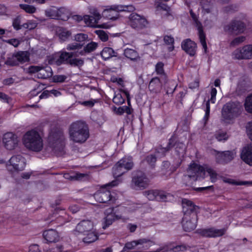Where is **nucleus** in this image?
I'll return each instance as SVG.
<instances>
[{
  "label": "nucleus",
  "instance_id": "f257e3e1",
  "mask_svg": "<svg viewBox=\"0 0 252 252\" xmlns=\"http://www.w3.org/2000/svg\"><path fill=\"white\" fill-rule=\"evenodd\" d=\"M43 135L42 131L34 128L27 131L23 136L22 142L29 150L39 152L43 148Z\"/></svg>",
  "mask_w": 252,
  "mask_h": 252
},
{
  "label": "nucleus",
  "instance_id": "f03ea898",
  "mask_svg": "<svg viewBox=\"0 0 252 252\" xmlns=\"http://www.w3.org/2000/svg\"><path fill=\"white\" fill-rule=\"evenodd\" d=\"M69 135L70 140L74 142L84 143L89 137L88 127L85 123L76 121L70 125Z\"/></svg>",
  "mask_w": 252,
  "mask_h": 252
},
{
  "label": "nucleus",
  "instance_id": "7ed1b4c3",
  "mask_svg": "<svg viewBox=\"0 0 252 252\" xmlns=\"http://www.w3.org/2000/svg\"><path fill=\"white\" fill-rule=\"evenodd\" d=\"M118 184V182L115 180L102 187L94 194V197L96 201L100 203H115L118 199V196L115 192H111L107 187L109 186L114 187Z\"/></svg>",
  "mask_w": 252,
  "mask_h": 252
},
{
  "label": "nucleus",
  "instance_id": "20e7f679",
  "mask_svg": "<svg viewBox=\"0 0 252 252\" xmlns=\"http://www.w3.org/2000/svg\"><path fill=\"white\" fill-rule=\"evenodd\" d=\"M127 211V208L121 206L106 209L104 212L105 217L102 221V228L105 229L111 225L115 220L121 219L123 215Z\"/></svg>",
  "mask_w": 252,
  "mask_h": 252
},
{
  "label": "nucleus",
  "instance_id": "39448f33",
  "mask_svg": "<svg viewBox=\"0 0 252 252\" xmlns=\"http://www.w3.org/2000/svg\"><path fill=\"white\" fill-rule=\"evenodd\" d=\"M242 109V106L239 102H228L222 107V117L226 123H229L241 114Z\"/></svg>",
  "mask_w": 252,
  "mask_h": 252
},
{
  "label": "nucleus",
  "instance_id": "423d86ee",
  "mask_svg": "<svg viewBox=\"0 0 252 252\" xmlns=\"http://www.w3.org/2000/svg\"><path fill=\"white\" fill-rule=\"evenodd\" d=\"M205 177V165L201 166L194 162H191L187 169V175L184 176V181L189 180V183L195 181Z\"/></svg>",
  "mask_w": 252,
  "mask_h": 252
},
{
  "label": "nucleus",
  "instance_id": "0eeeda50",
  "mask_svg": "<svg viewBox=\"0 0 252 252\" xmlns=\"http://www.w3.org/2000/svg\"><path fill=\"white\" fill-rule=\"evenodd\" d=\"M64 136L63 132L59 130L51 131L48 137V148L56 152L62 150L63 146Z\"/></svg>",
  "mask_w": 252,
  "mask_h": 252
},
{
  "label": "nucleus",
  "instance_id": "6e6552de",
  "mask_svg": "<svg viewBox=\"0 0 252 252\" xmlns=\"http://www.w3.org/2000/svg\"><path fill=\"white\" fill-rule=\"evenodd\" d=\"M155 245L154 242L146 238L140 239L126 244L123 250L121 252H128V250H133L135 248L138 249H148Z\"/></svg>",
  "mask_w": 252,
  "mask_h": 252
},
{
  "label": "nucleus",
  "instance_id": "1a4fd4ad",
  "mask_svg": "<svg viewBox=\"0 0 252 252\" xmlns=\"http://www.w3.org/2000/svg\"><path fill=\"white\" fill-rule=\"evenodd\" d=\"M132 5H114L111 6L109 8L105 9L103 11V15L110 19H116L117 18V12L119 11H132L134 10Z\"/></svg>",
  "mask_w": 252,
  "mask_h": 252
},
{
  "label": "nucleus",
  "instance_id": "9d476101",
  "mask_svg": "<svg viewBox=\"0 0 252 252\" xmlns=\"http://www.w3.org/2000/svg\"><path fill=\"white\" fill-rule=\"evenodd\" d=\"M224 32L231 34H238L243 33L245 30L244 23L238 20L234 19L223 27Z\"/></svg>",
  "mask_w": 252,
  "mask_h": 252
},
{
  "label": "nucleus",
  "instance_id": "9b49d317",
  "mask_svg": "<svg viewBox=\"0 0 252 252\" xmlns=\"http://www.w3.org/2000/svg\"><path fill=\"white\" fill-rule=\"evenodd\" d=\"M190 16L193 20V24L198 31V34L200 39V43L204 50L206 52L207 46L206 42L205 34L203 32L202 23L198 19V16L193 12L192 10L189 11Z\"/></svg>",
  "mask_w": 252,
  "mask_h": 252
},
{
  "label": "nucleus",
  "instance_id": "f8f14e48",
  "mask_svg": "<svg viewBox=\"0 0 252 252\" xmlns=\"http://www.w3.org/2000/svg\"><path fill=\"white\" fill-rule=\"evenodd\" d=\"M28 71L30 73H36V76L40 79H46L53 74L52 69L49 66H31L28 68Z\"/></svg>",
  "mask_w": 252,
  "mask_h": 252
},
{
  "label": "nucleus",
  "instance_id": "ddd939ff",
  "mask_svg": "<svg viewBox=\"0 0 252 252\" xmlns=\"http://www.w3.org/2000/svg\"><path fill=\"white\" fill-rule=\"evenodd\" d=\"M232 56L233 58L238 60L252 59V44H247L236 49L233 52Z\"/></svg>",
  "mask_w": 252,
  "mask_h": 252
},
{
  "label": "nucleus",
  "instance_id": "4468645a",
  "mask_svg": "<svg viewBox=\"0 0 252 252\" xmlns=\"http://www.w3.org/2000/svg\"><path fill=\"white\" fill-rule=\"evenodd\" d=\"M197 224V215L195 213L184 215L183 218L182 225L186 231L194 230Z\"/></svg>",
  "mask_w": 252,
  "mask_h": 252
},
{
  "label": "nucleus",
  "instance_id": "2eb2a0df",
  "mask_svg": "<svg viewBox=\"0 0 252 252\" xmlns=\"http://www.w3.org/2000/svg\"><path fill=\"white\" fill-rule=\"evenodd\" d=\"M212 155L215 157L217 162L225 163L232 160L235 156L236 153L232 151L219 152L216 150L212 151Z\"/></svg>",
  "mask_w": 252,
  "mask_h": 252
},
{
  "label": "nucleus",
  "instance_id": "dca6fc26",
  "mask_svg": "<svg viewBox=\"0 0 252 252\" xmlns=\"http://www.w3.org/2000/svg\"><path fill=\"white\" fill-rule=\"evenodd\" d=\"M2 142L6 149L11 150L17 146L19 139L15 134L12 132H7L3 136Z\"/></svg>",
  "mask_w": 252,
  "mask_h": 252
},
{
  "label": "nucleus",
  "instance_id": "f3484780",
  "mask_svg": "<svg viewBox=\"0 0 252 252\" xmlns=\"http://www.w3.org/2000/svg\"><path fill=\"white\" fill-rule=\"evenodd\" d=\"M129 25L132 28L139 30L145 28L148 25V22L144 17L132 13L129 17Z\"/></svg>",
  "mask_w": 252,
  "mask_h": 252
},
{
  "label": "nucleus",
  "instance_id": "a211bd4d",
  "mask_svg": "<svg viewBox=\"0 0 252 252\" xmlns=\"http://www.w3.org/2000/svg\"><path fill=\"white\" fill-rule=\"evenodd\" d=\"M9 163L7 164V168L10 170L11 166L13 169L17 171L23 170L26 166L25 159L21 156L17 155L13 156L9 160Z\"/></svg>",
  "mask_w": 252,
  "mask_h": 252
},
{
  "label": "nucleus",
  "instance_id": "6ab92c4d",
  "mask_svg": "<svg viewBox=\"0 0 252 252\" xmlns=\"http://www.w3.org/2000/svg\"><path fill=\"white\" fill-rule=\"evenodd\" d=\"M226 231V228H225L218 229L215 227H211L198 230V233L202 236L213 238L221 236L225 234Z\"/></svg>",
  "mask_w": 252,
  "mask_h": 252
},
{
  "label": "nucleus",
  "instance_id": "aec40b11",
  "mask_svg": "<svg viewBox=\"0 0 252 252\" xmlns=\"http://www.w3.org/2000/svg\"><path fill=\"white\" fill-rule=\"evenodd\" d=\"M144 195L150 200L164 201L167 199V194L163 191L158 190L145 191Z\"/></svg>",
  "mask_w": 252,
  "mask_h": 252
},
{
  "label": "nucleus",
  "instance_id": "412c9836",
  "mask_svg": "<svg viewBox=\"0 0 252 252\" xmlns=\"http://www.w3.org/2000/svg\"><path fill=\"white\" fill-rule=\"evenodd\" d=\"M74 18L78 21L83 19L85 24L89 27L94 28L101 27L105 29L110 28V26L105 24H103L101 26H98L97 23L99 20H96L95 17L90 15H85L83 18L81 16L76 15L74 16Z\"/></svg>",
  "mask_w": 252,
  "mask_h": 252
},
{
  "label": "nucleus",
  "instance_id": "4be33fe9",
  "mask_svg": "<svg viewBox=\"0 0 252 252\" xmlns=\"http://www.w3.org/2000/svg\"><path fill=\"white\" fill-rule=\"evenodd\" d=\"M94 229V223L90 220H84L79 222L74 231L75 234L82 233L84 235Z\"/></svg>",
  "mask_w": 252,
  "mask_h": 252
},
{
  "label": "nucleus",
  "instance_id": "5701e85b",
  "mask_svg": "<svg viewBox=\"0 0 252 252\" xmlns=\"http://www.w3.org/2000/svg\"><path fill=\"white\" fill-rule=\"evenodd\" d=\"M241 158L245 163L252 166V144L243 147L241 153Z\"/></svg>",
  "mask_w": 252,
  "mask_h": 252
},
{
  "label": "nucleus",
  "instance_id": "b1692460",
  "mask_svg": "<svg viewBox=\"0 0 252 252\" xmlns=\"http://www.w3.org/2000/svg\"><path fill=\"white\" fill-rule=\"evenodd\" d=\"M196 43L189 39L184 40L182 43V49L190 56H194L196 50Z\"/></svg>",
  "mask_w": 252,
  "mask_h": 252
},
{
  "label": "nucleus",
  "instance_id": "393cba45",
  "mask_svg": "<svg viewBox=\"0 0 252 252\" xmlns=\"http://www.w3.org/2000/svg\"><path fill=\"white\" fill-rule=\"evenodd\" d=\"M42 235L47 243H55L59 240L60 237L58 232L53 229L44 231Z\"/></svg>",
  "mask_w": 252,
  "mask_h": 252
},
{
  "label": "nucleus",
  "instance_id": "a878e982",
  "mask_svg": "<svg viewBox=\"0 0 252 252\" xmlns=\"http://www.w3.org/2000/svg\"><path fill=\"white\" fill-rule=\"evenodd\" d=\"M126 97L128 102H129V94L128 93L122 89H119V92L115 93L114 96L113 98V101L114 103L117 105H121L123 104L125 101V97Z\"/></svg>",
  "mask_w": 252,
  "mask_h": 252
},
{
  "label": "nucleus",
  "instance_id": "bb28decb",
  "mask_svg": "<svg viewBox=\"0 0 252 252\" xmlns=\"http://www.w3.org/2000/svg\"><path fill=\"white\" fill-rule=\"evenodd\" d=\"M149 179L143 173H140L132 179V182L139 188H144L148 185Z\"/></svg>",
  "mask_w": 252,
  "mask_h": 252
},
{
  "label": "nucleus",
  "instance_id": "cd10ccee",
  "mask_svg": "<svg viewBox=\"0 0 252 252\" xmlns=\"http://www.w3.org/2000/svg\"><path fill=\"white\" fill-rule=\"evenodd\" d=\"M65 11V10L63 8L58 9L55 7H52L45 10V15L51 19H63L61 13Z\"/></svg>",
  "mask_w": 252,
  "mask_h": 252
},
{
  "label": "nucleus",
  "instance_id": "c85d7f7f",
  "mask_svg": "<svg viewBox=\"0 0 252 252\" xmlns=\"http://www.w3.org/2000/svg\"><path fill=\"white\" fill-rule=\"evenodd\" d=\"M217 93V91L216 88H212L211 91V97L210 99H209L206 102V109H205V114L204 117V120L206 121L208 120L210 114V102L212 103H215L216 100V95Z\"/></svg>",
  "mask_w": 252,
  "mask_h": 252
},
{
  "label": "nucleus",
  "instance_id": "c756f323",
  "mask_svg": "<svg viewBox=\"0 0 252 252\" xmlns=\"http://www.w3.org/2000/svg\"><path fill=\"white\" fill-rule=\"evenodd\" d=\"M75 53L67 52L66 51H62L60 54L59 58L56 61L57 65H60L63 63H69V61L72 57H75Z\"/></svg>",
  "mask_w": 252,
  "mask_h": 252
},
{
  "label": "nucleus",
  "instance_id": "7c9ffc66",
  "mask_svg": "<svg viewBox=\"0 0 252 252\" xmlns=\"http://www.w3.org/2000/svg\"><path fill=\"white\" fill-rule=\"evenodd\" d=\"M182 206L185 215L193 213V211L197 207L191 200L186 198L182 200Z\"/></svg>",
  "mask_w": 252,
  "mask_h": 252
},
{
  "label": "nucleus",
  "instance_id": "2f4dec72",
  "mask_svg": "<svg viewBox=\"0 0 252 252\" xmlns=\"http://www.w3.org/2000/svg\"><path fill=\"white\" fill-rule=\"evenodd\" d=\"M118 165H121L126 172L131 169L133 166V162L131 157H125L118 161Z\"/></svg>",
  "mask_w": 252,
  "mask_h": 252
},
{
  "label": "nucleus",
  "instance_id": "473e14b6",
  "mask_svg": "<svg viewBox=\"0 0 252 252\" xmlns=\"http://www.w3.org/2000/svg\"><path fill=\"white\" fill-rule=\"evenodd\" d=\"M124 54L125 56L131 61H137L139 60V53L134 49L127 48L125 49Z\"/></svg>",
  "mask_w": 252,
  "mask_h": 252
},
{
  "label": "nucleus",
  "instance_id": "72a5a7b5",
  "mask_svg": "<svg viewBox=\"0 0 252 252\" xmlns=\"http://www.w3.org/2000/svg\"><path fill=\"white\" fill-rule=\"evenodd\" d=\"M161 87V84L160 80L158 77L153 78L150 82L149 85V89L150 91L154 93H157L158 92Z\"/></svg>",
  "mask_w": 252,
  "mask_h": 252
},
{
  "label": "nucleus",
  "instance_id": "f704fd0d",
  "mask_svg": "<svg viewBox=\"0 0 252 252\" xmlns=\"http://www.w3.org/2000/svg\"><path fill=\"white\" fill-rule=\"evenodd\" d=\"M117 53L110 47H104L101 52V56L104 60H107L113 57L117 56Z\"/></svg>",
  "mask_w": 252,
  "mask_h": 252
},
{
  "label": "nucleus",
  "instance_id": "c9c22d12",
  "mask_svg": "<svg viewBox=\"0 0 252 252\" xmlns=\"http://www.w3.org/2000/svg\"><path fill=\"white\" fill-rule=\"evenodd\" d=\"M83 44L80 43H72L68 44L66 46V50L68 51H72L70 53H75V57L80 55V52L82 50Z\"/></svg>",
  "mask_w": 252,
  "mask_h": 252
},
{
  "label": "nucleus",
  "instance_id": "e433bc0d",
  "mask_svg": "<svg viewBox=\"0 0 252 252\" xmlns=\"http://www.w3.org/2000/svg\"><path fill=\"white\" fill-rule=\"evenodd\" d=\"M97 47V43L94 42H91L84 47L83 49L80 50L81 56L85 55L87 53H91L94 51Z\"/></svg>",
  "mask_w": 252,
  "mask_h": 252
},
{
  "label": "nucleus",
  "instance_id": "4c0bfd02",
  "mask_svg": "<svg viewBox=\"0 0 252 252\" xmlns=\"http://www.w3.org/2000/svg\"><path fill=\"white\" fill-rule=\"evenodd\" d=\"M84 235H86V236L83 238V241L87 243L94 242L98 238V236L94 229Z\"/></svg>",
  "mask_w": 252,
  "mask_h": 252
},
{
  "label": "nucleus",
  "instance_id": "58836bf2",
  "mask_svg": "<svg viewBox=\"0 0 252 252\" xmlns=\"http://www.w3.org/2000/svg\"><path fill=\"white\" fill-rule=\"evenodd\" d=\"M15 55L19 63L28 62L30 60V54L27 51H20L15 54Z\"/></svg>",
  "mask_w": 252,
  "mask_h": 252
},
{
  "label": "nucleus",
  "instance_id": "ea45409f",
  "mask_svg": "<svg viewBox=\"0 0 252 252\" xmlns=\"http://www.w3.org/2000/svg\"><path fill=\"white\" fill-rule=\"evenodd\" d=\"M202 12L203 14H209L212 11L213 6L208 0H202L201 2Z\"/></svg>",
  "mask_w": 252,
  "mask_h": 252
},
{
  "label": "nucleus",
  "instance_id": "a19ab883",
  "mask_svg": "<svg viewBox=\"0 0 252 252\" xmlns=\"http://www.w3.org/2000/svg\"><path fill=\"white\" fill-rule=\"evenodd\" d=\"M125 172L126 170H124L123 167L121 165H118V162L113 168V174L115 178L121 176Z\"/></svg>",
  "mask_w": 252,
  "mask_h": 252
},
{
  "label": "nucleus",
  "instance_id": "79ce46f5",
  "mask_svg": "<svg viewBox=\"0 0 252 252\" xmlns=\"http://www.w3.org/2000/svg\"><path fill=\"white\" fill-rule=\"evenodd\" d=\"M173 140L171 138L169 139L168 148H163L161 147H158L157 149V157H161L165 155V153L169 150V148L172 146Z\"/></svg>",
  "mask_w": 252,
  "mask_h": 252
},
{
  "label": "nucleus",
  "instance_id": "37998d69",
  "mask_svg": "<svg viewBox=\"0 0 252 252\" xmlns=\"http://www.w3.org/2000/svg\"><path fill=\"white\" fill-rule=\"evenodd\" d=\"M244 107L247 112L252 114V94L246 97L244 102Z\"/></svg>",
  "mask_w": 252,
  "mask_h": 252
},
{
  "label": "nucleus",
  "instance_id": "c03bdc74",
  "mask_svg": "<svg viewBox=\"0 0 252 252\" xmlns=\"http://www.w3.org/2000/svg\"><path fill=\"white\" fill-rule=\"evenodd\" d=\"M205 173H207L210 177V179L212 182H215L217 181L218 174L215 170L207 165H205Z\"/></svg>",
  "mask_w": 252,
  "mask_h": 252
},
{
  "label": "nucleus",
  "instance_id": "a18cd8bd",
  "mask_svg": "<svg viewBox=\"0 0 252 252\" xmlns=\"http://www.w3.org/2000/svg\"><path fill=\"white\" fill-rule=\"evenodd\" d=\"M87 175L82 173H76L73 175H70L69 174H65L64 175V177L65 179H69V180H82L85 177H86Z\"/></svg>",
  "mask_w": 252,
  "mask_h": 252
},
{
  "label": "nucleus",
  "instance_id": "49530a36",
  "mask_svg": "<svg viewBox=\"0 0 252 252\" xmlns=\"http://www.w3.org/2000/svg\"><path fill=\"white\" fill-rule=\"evenodd\" d=\"M19 6L25 12L30 14H32L35 13L36 10V8L34 6L31 5L20 4L19 5Z\"/></svg>",
  "mask_w": 252,
  "mask_h": 252
},
{
  "label": "nucleus",
  "instance_id": "de8ad7c7",
  "mask_svg": "<svg viewBox=\"0 0 252 252\" xmlns=\"http://www.w3.org/2000/svg\"><path fill=\"white\" fill-rule=\"evenodd\" d=\"M5 64L9 66H14L19 64V63L15 54L9 56L5 62Z\"/></svg>",
  "mask_w": 252,
  "mask_h": 252
},
{
  "label": "nucleus",
  "instance_id": "09e8293b",
  "mask_svg": "<svg viewBox=\"0 0 252 252\" xmlns=\"http://www.w3.org/2000/svg\"><path fill=\"white\" fill-rule=\"evenodd\" d=\"M69 64L72 66H81L84 64V61L80 58H71L69 61Z\"/></svg>",
  "mask_w": 252,
  "mask_h": 252
},
{
  "label": "nucleus",
  "instance_id": "8fccbe9b",
  "mask_svg": "<svg viewBox=\"0 0 252 252\" xmlns=\"http://www.w3.org/2000/svg\"><path fill=\"white\" fill-rule=\"evenodd\" d=\"M58 34L60 38L63 41L65 40L70 35V32L65 29L60 30Z\"/></svg>",
  "mask_w": 252,
  "mask_h": 252
},
{
  "label": "nucleus",
  "instance_id": "3c124183",
  "mask_svg": "<svg viewBox=\"0 0 252 252\" xmlns=\"http://www.w3.org/2000/svg\"><path fill=\"white\" fill-rule=\"evenodd\" d=\"M228 138L227 133L223 131H219L216 134V138L220 142L225 141Z\"/></svg>",
  "mask_w": 252,
  "mask_h": 252
},
{
  "label": "nucleus",
  "instance_id": "603ef678",
  "mask_svg": "<svg viewBox=\"0 0 252 252\" xmlns=\"http://www.w3.org/2000/svg\"><path fill=\"white\" fill-rule=\"evenodd\" d=\"M95 32L102 41L105 42L108 40V35L104 31L102 30H97Z\"/></svg>",
  "mask_w": 252,
  "mask_h": 252
},
{
  "label": "nucleus",
  "instance_id": "864d4df0",
  "mask_svg": "<svg viewBox=\"0 0 252 252\" xmlns=\"http://www.w3.org/2000/svg\"><path fill=\"white\" fill-rule=\"evenodd\" d=\"M164 42L166 44L171 45L168 48L169 51H172L174 49V46H173V44L174 43V38L171 36L166 35L164 37Z\"/></svg>",
  "mask_w": 252,
  "mask_h": 252
},
{
  "label": "nucleus",
  "instance_id": "5fc2aeb1",
  "mask_svg": "<svg viewBox=\"0 0 252 252\" xmlns=\"http://www.w3.org/2000/svg\"><path fill=\"white\" fill-rule=\"evenodd\" d=\"M246 39L244 36H240L234 38L230 43L231 46H234L243 42Z\"/></svg>",
  "mask_w": 252,
  "mask_h": 252
},
{
  "label": "nucleus",
  "instance_id": "6e6d98bb",
  "mask_svg": "<svg viewBox=\"0 0 252 252\" xmlns=\"http://www.w3.org/2000/svg\"><path fill=\"white\" fill-rule=\"evenodd\" d=\"M89 12L92 15V16L95 17L96 20H100L101 18L100 14L95 7H90Z\"/></svg>",
  "mask_w": 252,
  "mask_h": 252
},
{
  "label": "nucleus",
  "instance_id": "4d7b16f0",
  "mask_svg": "<svg viewBox=\"0 0 252 252\" xmlns=\"http://www.w3.org/2000/svg\"><path fill=\"white\" fill-rule=\"evenodd\" d=\"M178 146H178L176 147V152L179 156H183L185 153L186 146L183 143L179 144Z\"/></svg>",
  "mask_w": 252,
  "mask_h": 252
},
{
  "label": "nucleus",
  "instance_id": "13d9d810",
  "mask_svg": "<svg viewBox=\"0 0 252 252\" xmlns=\"http://www.w3.org/2000/svg\"><path fill=\"white\" fill-rule=\"evenodd\" d=\"M164 64L161 62L158 63L156 65V71L158 74L162 75L164 74Z\"/></svg>",
  "mask_w": 252,
  "mask_h": 252
},
{
  "label": "nucleus",
  "instance_id": "bf43d9fd",
  "mask_svg": "<svg viewBox=\"0 0 252 252\" xmlns=\"http://www.w3.org/2000/svg\"><path fill=\"white\" fill-rule=\"evenodd\" d=\"M88 38V35L84 33H78L75 36V40L79 42L85 41Z\"/></svg>",
  "mask_w": 252,
  "mask_h": 252
},
{
  "label": "nucleus",
  "instance_id": "052dcab7",
  "mask_svg": "<svg viewBox=\"0 0 252 252\" xmlns=\"http://www.w3.org/2000/svg\"><path fill=\"white\" fill-rule=\"evenodd\" d=\"M111 81L113 83H117L118 85L123 87L124 86V82L121 78H118L115 76H113L111 78Z\"/></svg>",
  "mask_w": 252,
  "mask_h": 252
},
{
  "label": "nucleus",
  "instance_id": "680f3d73",
  "mask_svg": "<svg viewBox=\"0 0 252 252\" xmlns=\"http://www.w3.org/2000/svg\"><path fill=\"white\" fill-rule=\"evenodd\" d=\"M146 161L151 166L154 165L156 161V158L154 155H150L146 158Z\"/></svg>",
  "mask_w": 252,
  "mask_h": 252
},
{
  "label": "nucleus",
  "instance_id": "e2e57ef3",
  "mask_svg": "<svg viewBox=\"0 0 252 252\" xmlns=\"http://www.w3.org/2000/svg\"><path fill=\"white\" fill-rule=\"evenodd\" d=\"M66 77L63 75H55L53 80L55 82H63L66 79Z\"/></svg>",
  "mask_w": 252,
  "mask_h": 252
},
{
  "label": "nucleus",
  "instance_id": "0e129e2a",
  "mask_svg": "<svg viewBox=\"0 0 252 252\" xmlns=\"http://www.w3.org/2000/svg\"><path fill=\"white\" fill-rule=\"evenodd\" d=\"M5 42L9 44L13 45L15 47H17L20 44L21 41L18 39L13 38L5 40Z\"/></svg>",
  "mask_w": 252,
  "mask_h": 252
},
{
  "label": "nucleus",
  "instance_id": "69168bd1",
  "mask_svg": "<svg viewBox=\"0 0 252 252\" xmlns=\"http://www.w3.org/2000/svg\"><path fill=\"white\" fill-rule=\"evenodd\" d=\"M246 131L249 138L252 141V122L248 123L246 126Z\"/></svg>",
  "mask_w": 252,
  "mask_h": 252
},
{
  "label": "nucleus",
  "instance_id": "338daca9",
  "mask_svg": "<svg viewBox=\"0 0 252 252\" xmlns=\"http://www.w3.org/2000/svg\"><path fill=\"white\" fill-rule=\"evenodd\" d=\"M36 23L34 22L29 21L24 25V27L30 30L33 29L36 27Z\"/></svg>",
  "mask_w": 252,
  "mask_h": 252
},
{
  "label": "nucleus",
  "instance_id": "774afa93",
  "mask_svg": "<svg viewBox=\"0 0 252 252\" xmlns=\"http://www.w3.org/2000/svg\"><path fill=\"white\" fill-rule=\"evenodd\" d=\"M29 252H40L37 245H32L29 247Z\"/></svg>",
  "mask_w": 252,
  "mask_h": 252
}]
</instances>
